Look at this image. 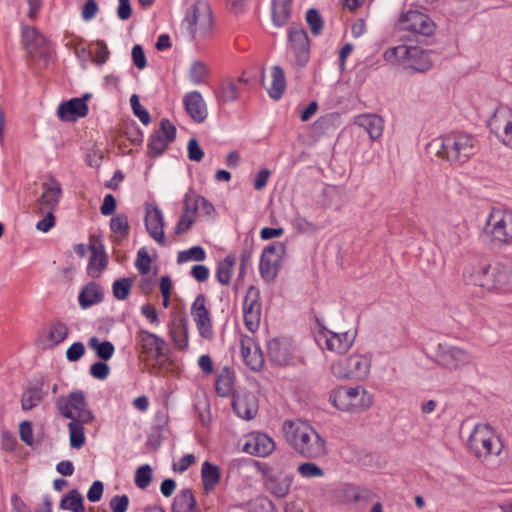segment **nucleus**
Returning <instances> with one entry per match:
<instances>
[{"instance_id":"obj_21","label":"nucleus","mask_w":512,"mask_h":512,"mask_svg":"<svg viewBox=\"0 0 512 512\" xmlns=\"http://www.w3.org/2000/svg\"><path fill=\"white\" fill-rule=\"evenodd\" d=\"M175 135V126L168 119H163L160 123V127L155 130L150 137L148 154L152 157L162 154L168 144L175 139Z\"/></svg>"},{"instance_id":"obj_19","label":"nucleus","mask_w":512,"mask_h":512,"mask_svg":"<svg viewBox=\"0 0 512 512\" xmlns=\"http://www.w3.org/2000/svg\"><path fill=\"white\" fill-rule=\"evenodd\" d=\"M145 228L148 235L159 245L166 244L165 240V221L161 209L154 204H146L145 206Z\"/></svg>"},{"instance_id":"obj_1","label":"nucleus","mask_w":512,"mask_h":512,"mask_svg":"<svg viewBox=\"0 0 512 512\" xmlns=\"http://www.w3.org/2000/svg\"><path fill=\"white\" fill-rule=\"evenodd\" d=\"M462 278L486 292H507L512 289V263L475 261L464 267Z\"/></svg>"},{"instance_id":"obj_59","label":"nucleus","mask_w":512,"mask_h":512,"mask_svg":"<svg viewBox=\"0 0 512 512\" xmlns=\"http://www.w3.org/2000/svg\"><path fill=\"white\" fill-rule=\"evenodd\" d=\"M19 434H20L21 440L25 444H27L29 446L33 445L34 436H33V429H32L31 422H29V421L21 422L20 426H19Z\"/></svg>"},{"instance_id":"obj_11","label":"nucleus","mask_w":512,"mask_h":512,"mask_svg":"<svg viewBox=\"0 0 512 512\" xmlns=\"http://www.w3.org/2000/svg\"><path fill=\"white\" fill-rule=\"evenodd\" d=\"M62 194L63 190L60 182L53 176H48L41 184V193L33 205V213L43 214L47 211H56Z\"/></svg>"},{"instance_id":"obj_2","label":"nucleus","mask_w":512,"mask_h":512,"mask_svg":"<svg viewBox=\"0 0 512 512\" xmlns=\"http://www.w3.org/2000/svg\"><path fill=\"white\" fill-rule=\"evenodd\" d=\"M282 433L288 446L303 458L319 459L327 454L326 439L307 421L285 420Z\"/></svg>"},{"instance_id":"obj_63","label":"nucleus","mask_w":512,"mask_h":512,"mask_svg":"<svg viewBox=\"0 0 512 512\" xmlns=\"http://www.w3.org/2000/svg\"><path fill=\"white\" fill-rule=\"evenodd\" d=\"M98 10V4L95 0H87L82 8L81 16L83 20L90 21L96 16Z\"/></svg>"},{"instance_id":"obj_55","label":"nucleus","mask_w":512,"mask_h":512,"mask_svg":"<svg viewBox=\"0 0 512 512\" xmlns=\"http://www.w3.org/2000/svg\"><path fill=\"white\" fill-rule=\"evenodd\" d=\"M85 353V346L82 342L73 343L66 351V358L70 362H76L82 358Z\"/></svg>"},{"instance_id":"obj_23","label":"nucleus","mask_w":512,"mask_h":512,"mask_svg":"<svg viewBox=\"0 0 512 512\" xmlns=\"http://www.w3.org/2000/svg\"><path fill=\"white\" fill-rule=\"evenodd\" d=\"M275 449V443L268 435L252 432L244 439L243 451L258 457H266Z\"/></svg>"},{"instance_id":"obj_60","label":"nucleus","mask_w":512,"mask_h":512,"mask_svg":"<svg viewBox=\"0 0 512 512\" xmlns=\"http://www.w3.org/2000/svg\"><path fill=\"white\" fill-rule=\"evenodd\" d=\"M132 60L138 69H144L147 65L143 48L140 45H134L132 48Z\"/></svg>"},{"instance_id":"obj_39","label":"nucleus","mask_w":512,"mask_h":512,"mask_svg":"<svg viewBox=\"0 0 512 512\" xmlns=\"http://www.w3.org/2000/svg\"><path fill=\"white\" fill-rule=\"evenodd\" d=\"M90 422L70 421L67 425L69 431L70 446L74 449H80L85 444L84 425Z\"/></svg>"},{"instance_id":"obj_57","label":"nucleus","mask_w":512,"mask_h":512,"mask_svg":"<svg viewBox=\"0 0 512 512\" xmlns=\"http://www.w3.org/2000/svg\"><path fill=\"white\" fill-rule=\"evenodd\" d=\"M129 506V498L127 495H116L110 501L112 512H127Z\"/></svg>"},{"instance_id":"obj_33","label":"nucleus","mask_w":512,"mask_h":512,"mask_svg":"<svg viewBox=\"0 0 512 512\" xmlns=\"http://www.w3.org/2000/svg\"><path fill=\"white\" fill-rule=\"evenodd\" d=\"M293 475L288 474L282 477H270L266 481L267 490L278 498L285 497L291 488Z\"/></svg>"},{"instance_id":"obj_16","label":"nucleus","mask_w":512,"mask_h":512,"mask_svg":"<svg viewBox=\"0 0 512 512\" xmlns=\"http://www.w3.org/2000/svg\"><path fill=\"white\" fill-rule=\"evenodd\" d=\"M288 56L295 60L299 66L305 65L309 60L310 43L307 32L297 24L288 28Z\"/></svg>"},{"instance_id":"obj_7","label":"nucleus","mask_w":512,"mask_h":512,"mask_svg":"<svg viewBox=\"0 0 512 512\" xmlns=\"http://www.w3.org/2000/svg\"><path fill=\"white\" fill-rule=\"evenodd\" d=\"M468 447L477 458L499 455L503 449L500 437L489 424H476L469 436Z\"/></svg>"},{"instance_id":"obj_24","label":"nucleus","mask_w":512,"mask_h":512,"mask_svg":"<svg viewBox=\"0 0 512 512\" xmlns=\"http://www.w3.org/2000/svg\"><path fill=\"white\" fill-rule=\"evenodd\" d=\"M89 98L90 94L87 93L81 98H72L61 103L57 109L59 118L65 121H74L85 117L88 114L87 100Z\"/></svg>"},{"instance_id":"obj_27","label":"nucleus","mask_w":512,"mask_h":512,"mask_svg":"<svg viewBox=\"0 0 512 512\" xmlns=\"http://www.w3.org/2000/svg\"><path fill=\"white\" fill-rule=\"evenodd\" d=\"M294 347L286 339H272L268 342V356L278 365H287L292 359Z\"/></svg>"},{"instance_id":"obj_4","label":"nucleus","mask_w":512,"mask_h":512,"mask_svg":"<svg viewBox=\"0 0 512 512\" xmlns=\"http://www.w3.org/2000/svg\"><path fill=\"white\" fill-rule=\"evenodd\" d=\"M383 57L385 61L399 64L407 71L423 73L432 67L430 51L418 46L398 45L387 49Z\"/></svg>"},{"instance_id":"obj_36","label":"nucleus","mask_w":512,"mask_h":512,"mask_svg":"<svg viewBox=\"0 0 512 512\" xmlns=\"http://www.w3.org/2000/svg\"><path fill=\"white\" fill-rule=\"evenodd\" d=\"M196 505L192 491L183 489L174 498L172 512H195Z\"/></svg>"},{"instance_id":"obj_9","label":"nucleus","mask_w":512,"mask_h":512,"mask_svg":"<svg viewBox=\"0 0 512 512\" xmlns=\"http://www.w3.org/2000/svg\"><path fill=\"white\" fill-rule=\"evenodd\" d=\"M56 407L59 414L70 421L93 422L95 417L89 409L85 394L81 390H75L67 396L56 399Z\"/></svg>"},{"instance_id":"obj_45","label":"nucleus","mask_w":512,"mask_h":512,"mask_svg":"<svg viewBox=\"0 0 512 512\" xmlns=\"http://www.w3.org/2000/svg\"><path fill=\"white\" fill-rule=\"evenodd\" d=\"M107 265V257L104 253L92 248V257L89 261L88 272L92 277H98Z\"/></svg>"},{"instance_id":"obj_38","label":"nucleus","mask_w":512,"mask_h":512,"mask_svg":"<svg viewBox=\"0 0 512 512\" xmlns=\"http://www.w3.org/2000/svg\"><path fill=\"white\" fill-rule=\"evenodd\" d=\"M44 398V392L41 386H32L27 388L21 397V408L29 411L38 406Z\"/></svg>"},{"instance_id":"obj_52","label":"nucleus","mask_w":512,"mask_h":512,"mask_svg":"<svg viewBox=\"0 0 512 512\" xmlns=\"http://www.w3.org/2000/svg\"><path fill=\"white\" fill-rule=\"evenodd\" d=\"M55 211H47L43 214H36L41 219L36 223V229L42 233L49 232L56 225Z\"/></svg>"},{"instance_id":"obj_40","label":"nucleus","mask_w":512,"mask_h":512,"mask_svg":"<svg viewBox=\"0 0 512 512\" xmlns=\"http://www.w3.org/2000/svg\"><path fill=\"white\" fill-rule=\"evenodd\" d=\"M236 259L232 255L226 256L217 265L216 278L221 285H229L234 273Z\"/></svg>"},{"instance_id":"obj_35","label":"nucleus","mask_w":512,"mask_h":512,"mask_svg":"<svg viewBox=\"0 0 512 512\" xmlns=\"http://www.w3.org/2000/svg\"><path fill=\"white\" fill-rule=\"evenodd\" d=\"M221 478V471L217 465L208 461L202 464L201 479L206 492L212 491L218 485Z\"/></svg>"},{"instance_id":"obj_48","label":"nucleus","mask_w":512,"mask_h":512,"mask_svg":"<svg viewBox=\"0 0 512 512\" xmlns=\"http://www.w3.org/2000/svg\"><path fill=\"white\" fill-rule=\"evenodd\" d=\"M110 229L121 238L127 237L129 231V221L125 214H118L111 218Z\"/></svg>"},{"instance_id":"obj_31","label":"nucleus","mask_w":512,"mask_h":512,"mask_svg":"<svg viewBox=\"0 0 512 512\" xmlns=\"http://www.w3.org/2000/svg\"><path fill=\"white\" fill-rule=\"evenodd\" d=\"M102 300L103 290L94 282L84 286L78 296L79 305L82 309H87L92 305L100 303Z\"/></svg>"},{"instance_id":"obj_54","label":"nucleus","mask_w":512,"mask_h":512,"mask_svg":"<svg viewBox=\"0 0 512 512\" xmlns=\"http://www.w3.org/2000/svg\"><path fill=\"white\" fill-rule=\"evenodd\" d=\"M306 21L314 35L320 34L322 30V19L316 9H309L306 13Z\"/></svg>"},{"instance_id":"obj_58","label":"nucleus","mask_w":512,"mask_h":512,"mask_svg":"<svg viewBox=\"0 0 512 512\" xmlns=\"http://www.w3.org/2000/svg\"><path fill=\"white\" fill-rule=\"evenodd\" d=\"M188 158L191 161L199 162L204 157V152L195 138H191L187 145Z\"/></svg>"},{"instance_id":"obj_46","label":"nucleus","mask_w":512,"mask_h":512,"mask_svg":"<svg viewBox=\"0 0 512 512\" xmlns=\"http://www.w3.org/2000/svg\"><path fill=\"white\" fill-rule=\"evenodd\" d=\"M208 76V68L201 61H194L189 68V79L194 85L205 83Z\"/></svg>"},{"instance_id":"obj_64","label":"nucleus","mask_w":512,"mask_h":512,"mask_svg":"<svg viewBox=\"0 0 512 512\" xmlns=\"http://www.w3.org/2000/svg\"><path fill=\"white\" fill-rule=\"evenodd\" d=\"M104 485L101 481H94L87 492V498L90 502H98L103 494Z\"/></svg>"},{"instance_id":"obj_6","label":"nucleus","mask_w":512,"mask_h":512,"mask_svg":"<svg viewBox=\"0 0 512 512\" xmlns=\"http://www.w3.org/2000/svg\"><path fill=\"white\" fill-rule=\"evenodd\" d=\"M331 403L339 410L359 413L368 409L372 403V395L363 386H341L329 397Z\"/></svg>"},{"instance_id":"obj_25","label":"nucleus","mask_w":512,"mask_h":512,"mask_svg":"<svg viewBox=\"0 0 512 512\" xmlns=\"http://www.w3.org/2000/svg\"><path fill=\"white\" fill-rule=\"evenodd\" d=\"M241 356L244 363L253 371H259L264 365V357L260 347L250 336L243 335L240 339Z\"/></svg>"},{"instance_id":"obj_32","label":"nucleus","mask_w":512,"mask_h":512,"mask_svg":"<svg viewBox=\"0 0 512 512\" xmlns=\"http://www.w3.org/2000/svg\"><path fill=\"white\" fill-rule=\"evenodd\" d=\"M235 382V373L234 371L225 366L218 373L215 388L216 392L220 397H228L233 390Z\"/></svg>"},{"instance_id":"obj_56","label":"nucleus","mask_w":512,"mask_h":512,"mask_svg":"<svg viewBox=\"0 0 512 512\" xmlns=\"http://www.w3.org/2000/svg\"><path fill=\"white\" fill-rule=\"evenodd\" d=\"M110 372L109 366L102 360L95 362L90 367V374L99 380H104L108 377Z\"/></svg>"},{"instance_id":"obj_44","label":"nucleus","mask_w":512,"mask_h":512,"mask_svg":"<svg viewBox=\"0 0 512 512\" xmlns=\"http://www.w3.org/2000/svg\"><path fill=\"white\" fill-rule=\"evenodd\" d=\"M206 252L201 246H193L187 250L180 251L177 255V263L183 264L189 261H204Z\"/></svg>"},{"instance_id":"obj_37","label":"nucleus","mask_w":512,"mask_h":512,"mask_svg":"<svg viewBox=\"0 0 512 512\" xmlns=\"http://www.w3.org/2000/svg\"><path fill=\"white\" fill-rule=\"evenodd\" d=\"M291 0H272V20L273 23L282 27L285 25L291 13Z\"/></svg>"},{"instance_id":"obj_14","label":"nucleus","mask_w":512,"mask_h":512,"mask_svg":"<svg viewBox=\"0 0 512 512\" xmlns=\"http://www.w3.org/2000/svg\"><path fill=\"white\" fill-rule=\"evenodd\" d=\"M285 253L286 245L283 242H274L263 249L259 264L263 279L267 281L275 279Z\"/></svg>"},{"instance_id":"obj_18","label":"nucleus","mask_w":512,"mask_h":512,"mask_svg":"<svg viewBox=\"0 0 512 512\" xmlns=\"http://www.w3.org/2000/svg\"><path fill=\"white\" fill-rule=\"evenodd\" d=\"M191 315L199 335L204 339H211L213 337V323L210 311L206 307V297L203 294L197 295L193 301Z\"/></svg>"},{"instance_id":"obj_30","label":"nucleus","mask_w":512,"mask_h":512,"mask_svg":"<svg viewBox=\"0 0 512 512\" xmlns=\"http://www.w3.org/2000/svg\"><path fill=\"white\" fill-rule=\"evenodd\" d=\"M168 328L175 347L182 351L187 349L189 344L187 320L185 318L174 319L169 323Z\"/></svg>"},{"instance_id":"obj_42","label":"nucleus","mask_w":512,"mask_h":512,"mask_svg":"<svg viewBox=\"0 0 512 512\" xmlns=\"http://www.w3.org/2000/svg\"><path fill=\"white\" fill-rule=\"evenodd\" d=\"M88 345L103 361H108L115 352V347L110 341L100 342L97 337H91L88 341Z\"/></svg>"},{"instance_id":"obj_10","label":"nucleus","mask_w":512,"mask_h":512,"mask_svg":"<svg viewBox=\"0 0 512 512\" xmlns=\"http://www.w3.org/2000/svg\"><path fill=\"white\" fill-rule=\"evenodd\" d=\"M370 359L361 354L340 358L331 365L332 374L339 379H365L370 372Z\"/></svg>"},{"instance_id":"obj_47","label":"nucleus","mask_w":512,"mask_h":512,"mask_svg":"<svg viewBox=\"0 0 512 512\" xmlns=\"http://www.w3.org/2000/svg\"><path fill=\"white\" fill-rule=\"evenodd\" d=\"M68 335V328L64 323L54 322L49 327L48 340L51 346L63 342Z\"/></svg>"},{"instance_id":"obj_13","label":"nucleus","mask_w":512,"mask_h":512,"mask_svg":"<svg viewBox=\"0 0 512 512\" xmlns=\"http://www.w3.org/2000/svg\"><path fill=\"white\" fill-rule=\"evenodd\" d=\"M436 362L449 370H456L470 364L473 357L469 351L464 348L453 346L447 343H440L436 348Z\"/></svg>"},{"instance_id":"obj_41","label":"nucleus","mask_w":512,"mask_h":512,"mask_svg":"<svg viewBox=\"0 0 512 512\" xmlns=\"http://www.w3.org/2000/svg\"><path fill=\"white\" fill-rule=\"evenodd\" d=\"M60 508L72 512H84L83 497L76 490H70L61 500Z\"/></svg>"},{"instance_id":"obj_61","label":"nucleus","mask_w":512,"mask_h":512,"mask_svg":"<svg viewBox=\"0 0 512 512\" xmlns=\"http://www.w3.org/2000/svg\"><path fill=\"white\" fill-rule=\"evenodd\" d=\"M23 40L26 45L30 46L35 43L37 39L43 40V35L32 26H25L22 31Z\"/></svg>"},{"instance_id":"obj_43","label":"nucleus","mask_w":512,"mask_h":512,"mask_svg":"<svg viewBox=\"0 0 512 512\" xmlns=\"http://www.w3.org/2000/svg\"><path fill=\"white\" fill-rule=\"evenodd\" d=\"M132 286L133 279L130 277L116 279L112 284L113 296L120 301L126 300L130 295Z\"/></svg>"},{"instance_id":"obj_51","label":"nucleus","mask_w":512,"mask_h":512,"mask_svg":"<svg viewBox=\"0 0 512 512\" xmlns=\"http://www.w3.org/2000/svg\"><path fill=\"white\" fill-rule=\"evenodd\" d=\"M239 92L238 89L232 81H227L222 83L218 98L223 102H234L238 99Z\"/></svg>"},{"instance_id":"obj_22","label":"nucleus","mask_w":512,"mask_h":512,"mask_svg":"<svg viewBox=\"0 0 512 512\" xmlns=\"http://www.w3.org/2000/svg\"><path fill=\"white\" fill-rule=\"evenodd\" d=\"M137 340L142 351L149 354L155 361H161L167 356V343L156 334L141 330L138 332Z\"/></svg>"},{"instance_id":"obj_15","label":"nucleus","mask_w":512,"mask_h":512,"mask_svg":"<svg viewBox=\"0 0 512 512\" xmlns=\"http://www.w3.org/2000/svg\"><path fill=\"white\" fill-rule=\"evenodd\" d=\"M488 126L504 146L512 149V109L499 106L489 119Z\"/></svg>"},{"instance_id":"obj_3","label":"nucleus","mask_w":512,"mask_h":512,"mask_svg":"<svg viewBox=\"0 0 512 512\" xmlns=\"http://www.w3.org/2000/svg\"><path fill=\"white\" fill-rule=\"evenodd\" d=\"M427 150L450 163L463 164L476 153V140L467 133L453 132L431 140Z\"/></svg>"},{"instance_id":"obj_5","label":"nucleus","mask_w":512,"mask_h":512,"mask_svg":"<svg viewBox=\"0 0 512 512\" xmlns=\"http://www.w3.org/2000/svg\"><path fill=\"white\" fill-rule=\"evenodd\" d=\"M483 234L496 246H511L512 210L493 207L486 218Z\"/></svg>"},{"instance_id":"obj_34","label":"nucleus","mask_w":512,"mask_h":512,"mask_svg":"<svg viewBox=\"0 0 512 512\" xmlns=\"http://www.w3.org/2000/svg\"><path fill=\"white\" fill-rule=\"evenodd\" d=\"M286 88L284 71L279 66L271 68V84L267 88L269 96L274 100H279Z\"/></svg>"},{"instance_id":"obj_50","label":"nucleus","mask_w":512,"mask_h":512,"mask_svg":"<svg viewBox=\"0 0 512 512\" xmlns=\"http://www.w3.org/2000/svg\"><path fill=\"white\" fill-rule=\"evenodd\" d=\"M297 472L303 478H320L324 476V470L313 462H304L297 467Z\"/></svg>"},{"instance_id":"obj_20","label":"nucleus","mask_w":512,"mask_h":512,"mask_svg":"<svg viewBox=\"0 0 512 512\" xmlns=\"http://www.w3.org/2000/svg\"><path fill=\"white\" fill-rule=\"evenodd\" d=\"M243 317L246 328L250 332H255L259 328L261 318V303L259 301V291L250 286L243 300Z\"/></svg>"},{"instance_id":"obj_29","label":"nucleus","mask_w":512,"mask_h":512,"mask_svg":"<svg viewBox=\"0 0 512 512\" xmlns=\"http://www.w3.org/2000/svg\"><path fill=\"white\" fill-rule=\"evenodd\" d=\"M354 122L369 134L371 140H377L383 134L384 121L376 114L358 115Z\"/></svg>"},{"instance_id":"obj_49","label":"nucleus","mask_w":512,"mask_h":512,"mask_svg":"<svg viewBox=\"0 0 512 512\" xmlns=\"http://www.w3.org/2000/svg\"><path fill=\"white\" fill-rule=\"evenodd\" d=\"M135 485L140 489H146L152 481V468L145 464L136 469Z\"/></svg>"},{"instance_id":"obj_28","label":"nucleus","mask_w":512,"mask_h":512,"mask_svg":"<svg viewBox=\"0 0 512 512\" xmlns=\"http://www.w3.org/2000/svg\"><path fill=\"white\" fill-rule=\"evenodd\" d=\"M183 103L189 116L197 123L205 121L208 115L206 103L198 91H191L184 96Z\"/></svg>"},{"instance_id":"obj_17","label":"nucleus","mask_w":512,"mask_h":512,"mask_svg":"<svg viewBox=\"0 0 512 512\" xmlns=\"http://www.w3.org/2000/svg\"><path fill=\"white\" fill-rule=\"evenodd\" d=\"M399 29L415 35L430 36L435 31V23L424 13L408 11L404 13L398 23Z\"/></svg>"},{"instance_id":"obj_26","label":"nucleus","mask_w":512,"mask_h":512,"mask_svg":"<svg viewBox=\"0 0 512 512\" xmlns=\"http://www.w3.org/2000/svg\"><path fill=\"white\" fill-rule=\"evenodd\" d=\"M232 405L235 413L245 420L254 418L259 409L258 399L251 392H242L234 396Z\"/></svg>"},{"instance_id":"obj_53","label":"nucleus","mask_w":512,"mask_h":512,"mask_svg":"<svg viewBox=\"0 0 512 512\" xmlns=\"http://www.w3.org/2000/svg\"><path fill=\"white\" fill-rule=\"evenodd\" d=\"M135 266L141 275L147 276L149 274L151 267V258L144 248L138 251Z\"/></svg>"},{"instance_id":"obj_12","label":"nucleus","mask_w":512,"mask_h":512,"mask_svg":"<svg viewBox=\"0 0 512 512\" xmlns=\"http://www.w3.org/2000/svg\"><path fill=\"white\" fill-rule=\"evenodd\" d=\"M356 338V331L334 332L329 329H321L315 339L322 349L342 354L347 352L353 345Z\"/></svg>"},{"instance_id":"obj_8","label":"nucleus","mask_w":512,"mask_h":512,"mask_svg":"<svg viewBox=\"0 0 512 512\" xmlns=\"http://www.w3.org/2000/svg\"><path fill=\"white\" fill-rule=\"evenodd\" d=\"M212 15L207 9L193 5L188 10L181 23V31L190 40L200 42L207 38L212 30Z\"/></svg>"},{"instance_id":"obj_62","label":"nucleus","mask_w":512,"mask_h":512,"mask_svg":"<svg viewBox=\"0 0 512 512\" xmlns=\"http://www.w3.org/2000/svg\"><path fill=\"white\" fill-rule=\"evenodd\" d=\"M109 56V50L103 41H97L96 49L94 51V61L102 65L104 64Z\"/></svg>"}]
</instances>
